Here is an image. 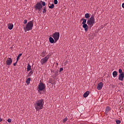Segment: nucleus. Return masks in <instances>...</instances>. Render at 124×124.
Here are the masks:
<instances>
[{"label":"nucleus","instance_id":"obj_1","mask_svg":"<svg viewBox=\"0 0 124 124\" xmlns=\"http://www.w3.org/2000/svg\"><path fill=\"white\" fill-rule=\"evenodd\" d=\"M43 105H44V100L43 99L36 101L34 104L35 108L36 111H39L41 109H43Z\"/></svg>","mask_w":124,"mask_h":124},{"label":"nucleus","instance_id":"obj_2","mask_svg":"<svg viewBox=\"0 0 124 124\" xmlns=\"http://www.w3.org/2000/svg\"><path fill=\"white\" fill-rule=\"evenodd\" d=\"M32 28H33V22L31 21L26 25L25 27H23V29L24 30V31L27 32V31H31Z\"/></svg>","mask_w":124,"mask_h":124},{"label":"nucleus","instance_id":"obj_3","mask_svg":"<svg viewBox=\"0 0 124 124\" xmlns=\"http://www.w3.org/2000/svg\"><path fill=\"white\" fill-rule=\"evenodd\" d=\"M94 15H92L90 18L88 19L87 24L90 26V27H92L93 26V24H94Z\"/></svg>","mask_w":124,"mask_h":124},{"label":"nucleus","instance_id":"obj_4","mask_svg":"<svg viewBox=\"0 0 124 124\" xmlns=\"http://www.w3.org/2000/svg\"><path fill=\"white\" fill-rule=\"evenodd\" d=\"M45 88H46V85H45V84L42 82L40 83L38 87V92L43 91L45 89Z\"/></svg>","mask_w":124,"mask_h":124},{"label":"nucleus","instance_id":"obj_5","mask_svg":"<svg viewBox=\"0 0 124 124\" xmlns=\"http://www.w3.org/2000/svg\"><path fill=\"white\" fill-rule=\"evenodd\" d=\"M34 8L35 10H38V11H41V9H42V5L40 2H37L36 5L34 6Z\"/></svg>","mask_w":124,"mask_h":124},{"label":"nucleus","instance_id":"obj_6","mask_svg":"<svg viewBox=\"0 0 124 124\" xmlns=\"http://www.w3.org/2000/svg\"><path fill=\"white\" fill-rule=\"evenodd\" d=\"M52 37L54 38L55 42H57L60 39V32H56L53 34Z\"/></svg>","mask_w":124,"mask_h":124},{"label":"nucleus","instance_id":"obj_7","mask_svg":"<svg viewBox=\"0 0 124 124\" xmlns=\"http://www.w3.org/2000/svg\"><path fill=\"white\" fill-rule=\"evenodd\" d=\"M49 58H50V55H48L46 56L44 58H43L41 60V63L42 65L44 64V63H46L47 62H48V60H49Z\"/></svg>","mask_w":124,"mask_h":124},{"label":"nucleus","instance_id":"obj_8","mask_svg":"<svg viewBox=\"0 0 124 124\" xmlns=\"http://www.w3.org/2000/svg\"><path fill=\"white\" fill-rule=\"evenodd\" d=\"M12 59H11V58H8L6 61V63L7 65H11V64H12Z\"/></svg>","mask_w":124,"mask_h":124},{"label":"nucleus","instance_id":"obj_9","mask_svg":"<svg viewBox=\"0 0 124 124\" xmlns=\"http://www.w3.org/2000/svg\"><path fill=\"white\" fill-rule=\"evenodd\" d=\"M103 87V82H99L97 87V89L99 91L100 90H101L102 89V87Z\"/></svg>","mask_w":124,"mask_h":124},{"label":"nucleus","instance_id":"obj_10","mask_svg":"<svg viewBox=\"0 0 124 124\" xmlns=\"http://www.w3.org/2000/svg\"><path fill=\"white\" fill-rule=\"evenodd\" d=\"M124 73L120 74L118 77V80H119V81H124Z\"/></svg>","mask_w":124,"mask_h":124},{"label":"nucleus","instance_id":"obj_11","mask_svg":"<svg viewBox=\"0 0 124 124\" xmlns=\"http://www.w3.org/2000/svg\"><path fill=\"white\" fill-rule=\"evenodd\" d=\"M82 28L84 29L85 31H87L89 29V26H88V24H83Z\"/></svg>","mask_w":124,"mask_h":124},{"label":"nucleus","instance_id":"obj_12","mask_svg":"<svg viewBox=\"0 0 124 124\" xmlns=\"http://www.w3.org/2000/svg\"><path fill=\"white\" fill-rule=\"evenodd\" d=\"M48 6L49 8H50V9H53V8H54V7H55V5L54 4L49 3L48 4Z\"/></svg>","mask_w":124,"mask_h":124},{"label":"nucleus","instance_id":"obj_13","mask_svg":"<svg viewBox=\"0 0 124 124\" xmlns=\"http://www.w3.org/2000/svg\"><path fill=\"white\" fill-rule=\"evenodd\" d=\"M13 24L12 23H10L9 24H8V28L9 29V30H12V29H13Z\"/></svg>","mask_w":124,"mask_h":124},{"label":"nucleus","instance_id":"obj_14","mask_svg":"<svg viewBox=\"0 0 124 124\" xmlns=\"http://www.w3.org/2000/svg\"><path fill=\"white\" fill-rule=\"evenodd\" d=\"M112 75H113L114 78H116V77H117V76H118V73L117 72V71H114L112 73Z\"/></svg>","mask_w":124,"mask_h":124},{"label":"nucleus","instance_id":"obj_15","mask_svg":"<svg viewBox=\"0 0 124 124\" xmlns=\"http://www.w3.org/2000/svg\"><path fill=\"white\" fill-rule=\"evenodd\" d=\"M90 94V92L87 91L83 94V97H87L88 95Z\"/></svg>","mask_w":124,"mask_h":124},{"label":"nucleus","instance_id":"obj_16","mask_svg":"<svg viewBox=\"0 0 124 124\" xmlns=\"http://www.w3.org/2000/svg\"><path fill=\"white\" fill-rule=\"evenodd\" d=\"M30 70H31V66L30 64H28L27 65V71L29 72L30 71Z\"/></svg>","mask_w":124,"mask_h":124},{"label":"nucleus","instance_id":"obj_17","mask_svg":"<svg viewBox=\"0 0 124 124\" xmlns=\"http://www.w3.org/2000/svg\"><path fill=\"white\" fill-rule=\"evenodd\" d=\"M48 39L50 43H54L55 42V40H54V39L52 37H50Z\"/></svg>","mask_w":124,"mask_h":124},{"label":"nucleus","instance_id":"obj_18","mask_svg":"<svg viewBox=\"0 0 124 124\" xmlns=\"http://www.w3.org/2000/svg\"><path fill=\"white\" fill-rule=\"evenodd\" d=\"M85 17L86 18V19H89V18L91 17V15H90L89 13L85 14Z\"/></svg>","mask_w":124,"mask_h":124},{"label":"nucleus","instance_id":"obj_19","mask_svg":"<svg viewBox=\"0 0 124 124\" xmlns=\"http://www.w3.org/2000/svg\"><path fill=\"white\" fill-rule=\"evenodd\" d=\"M31 82V78H29L26 81V84L27 85H29L30 83Z\"/></svg>","mask_w":124,"mask_h":124},{"label":"nucleus","instance_id":"obj_20","mask_svg":"<svg viewBox=\"0 0 124 124\" xmlns=\"http://www.w3.org/2000/svg\"><path fill=\"white\" fill-rule=\"evenodd\" d=\"M109 111H110V108L109 107H108L106 108L105 114H107V113H108Z\"/></svg>","mask_w":124,"mask_h":124},{"label":"nucleus","instance_id":"obj_21","mask_svg":"<svg viewBox=\"0 0 124 124\" xmlns=\"http://www.w3.org/2000/svg\"><path fill=\"white\" fill-rule=\"evenodd\" d=\"M81 21H83V22L82 23V25H84V24H86V23H87V19H86L82 18Z\"/></svg>","mask_w":124,"mask_h":124},{"label":"nucleus","instance_id":"obj_22","mask_svg":"<svg viewBox=\"0 0 124 124\" xmlns=\"http://www.w3.org/2000/svg\"><path fill=\"white\" fill-rule=\"evenodd\" d=\"M31 74H33V70H31L28 74V77H31Z\"/></svg>","mask_w":124,"mask_h":124},{"label":"nucleus","instance_id":"obj_23","mask_svg":"<svg viewBox=\"0 0 124 124\" xmlns=\"http://www.w3.org/2000/svg\"><path fill=\"white\" fill-rule=\"evenodd\" d=\"M22 55H23V54L20 53V54H19L18 55V56H17V58H16V61H17V62H18V61H19V59L20 57H22Z\"/></svg>","mask_w":124,"mask_h":124},{"label":"nucleus","instance_id":"obj_24","mask_svg":"<svg viewBox=\"0 0 124 124\" xmlns=\"http://www.w3.org/2000/svg\"><path fill=\"white\" fill-rule=\"evenodd\" d=\"M46 7H44L43 9V13L44 14L46 13Z\"/></svg>","mask_w":124,"mask_h":124},{"label":"nucleus","instance_id":"obj_25","mask_svg":"<svg viewBox=\"0 0 124 124\" xmlns=\"http://www.w3.org/2000/svg\"><path fill=\"white\" fill-rule=\"evenodd\" d=\"M119 73L120 74H122L124 73L123 72V70H122V69H119Z\"/></svg>","mask_w":124,"mask_h":124},{"label":"nucleus","instance_id":"obj_26","mask_svg":"<svg viewBox=\"0 0 124 124\" xmlns=\"http://www.w3.org/2000/svg\"><path fill=\"white\" fill-rule=\"evenodd\" d=\"M116 123L117 124H121V121L119 120H116Z\"/></svg>","mask_w":124,"mask_h":124},{"label":"nucleus","instance_id":"obj_27","mask_svg":"<svg viewBox=\"0 0 124 124\" xmlns=\"http://www.w3.org/2000/svg\"><path fill=\"white\" fill-rule=\"evenodd\" d=\"M42 4L43 6H45V5H46V3H45L44 1H42Z\"/></svg>","mask_w":124,"mask_h":124},{"label":"nucleus","instance_id":"obj_28","mask_svg":"<svg viewBox=\"0 0 124 124\" xmlns=\"http://www.w3.org/2000/svg\"><path fill=\"white\" fill-rule=\"evenodd\" d=\"M67 121V117H65L63 120V123H65Z\"/></svg>","mask_w":124,"mask_h":124},{"label":"nucleus","instance_id":"obj_29","mask_svg":"<svg viewBox=\"0 0 124 124\" xmlns=\"http://www.w3.org/2000/svg\"><path fill=\"white\" fill-rule=\"evenodd\" d=\"M58 73H59V71H58L55 72V74H54L55 75V76H58Z\"/></svg>","mask_w":124,"mask_h":124},{"label":"nucleus","instance_id":"obj_30","mask_svg":"<svg viewBox=\"0 0 124 124\" xmlns=\"http://www.w3.org/2000/svg\"><path fill=\"white\" fill-rule=\"evenodd\" d=\"M54 4H58V0H54Z\"/></svg>","mask_w":124,"mask_h":124},{"label":"nucleus","instance_id":"obj_31","mask_svg":"<svg viewBox=\"0 0 124 124\" xmlns=\"http://www.w3.org/2000/svg\"><path fill=\"white\" fill-rule=\"evenodd\" d=\"M62 71H63V68H60L59 72H62Z\"/></svg>","mask_w":124,"mask_h":124},{"label":"nucleus","instance_id":"obj_32","mask_svg":"<svg viewBox=\"0 0 124 124\" xmlns=\"http://www.w3.org/2000/svg\"><path fill=\"white\" fill-rule=\"evenodd\" d=\"M11 122H12L11 119H8L7 120V122L8 123H11Z\"/></svg>","mask_w":124,"mask_h":124},{"label":"nucleus","instance_id":"obj_33","mask_svg":"<svg viewBox=\"0 0 124 124\" xmlns=\"http://www.w3.org/2000/svg\"><path fill=\"white\" fill-rule=\"evenodd\" d=\"M23 23L24 24H27V23H28V20H27V19H25Z\"/></svg>","mask_w":124,"mask_h":124},{"label":"nucleus","instance_id":"obj_34","mask_svg":"<svg viewBox=\"0 0 124 124\" xmlns=\"http://www.w3.org/2000/svg\"><path fill=\"white\" fill-rule=\"evenodd\" d=\"M17 62H18V61H17V60H16V62L14 63V64H13L14 66H15L16 65V64H17Z\"/></svg>","mask_w":124,"mask_h":124},{"label":"nucleus","instance_id":"obj_35","mask_svg":"<svg viewBox=\"0 0 124 124\" xmlns=\"http://www.w3.org/2000/svg\"><path fill=\"white\" fill-rule=\"evenodd\" d=\"M122 7L123 8H124V3L122 4Z\"/></svg>","mask_w":124,"mask_h":124},{"label":"nucleus","instance_id":"obj_36","mask_svg":"<svg viewBox=\"0 0 124 124\" xmlns=\"http://www.w3.org/2000/svg\"><path fill=\"white\" fill-rule=\"evenodd\" d=\"M1 122H2V119L0 118V123Z\"/></svg>","mask_w":124,"mask_h":124}]
</instances>
